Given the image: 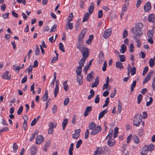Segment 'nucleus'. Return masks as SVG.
I'll use <instances>...</instances> for the list:
<instances>
[{
  "instance_id": "1",
  "label": "nucleus",
  "mask_w": 155,
  "mask_h": 155,
  "mask_svg": "<svg viewBox=\"0 0 155 155\" xmlns=\"http://www.w3.org/2000/svg\"><path fill=\"white\" fill-rule=\"evenodd\" d=\"M143 27V24L141 23H137L135 27L131 29L132 33L138 37H140L143 33L141 31Z\"/></svg>"
},
{
  "instance_id": "2",
  "label": "nucleus",
  "mask_w": 155,
  "mask_h": 155,
  "mask_svg": "<svg viewBox=\"0 0 155 155\" xmlns=\"http://www.w3.org/2000/svg\"><path fill=\"white\" fill-rule=\"evenodd\" d=\"M107 150L108 147H107L105 146L102 147H99L95 151L94 155H100L101 154H105L107 151Z\"/></svg>"
},
{
  "instance_id": "3",
  "label": "nucleus",
  "mask_w": 155,
  "mask_h": 155,
  "mask_svg": "<svg viewBox=\"0 0 155 155\" xmlns=\"http://www.w3.org/2000/svg\"><path fill=\"white\" fill-rule=\"evenodd\" d=\"M142 117L140 114H137L136 115L134 118L133 123L134 125L138 126L142 122Z\"/></svg>"
},
{
  "instance_id": "4",
  "label": "nucleus",
  "mask_w": 155,
  "mask_h": 155,
  "mask_svg": "<svg viewBox=\"0 0 155 155\" xmlns=\"http://www.w3.org/2000/svg\"><path fill=\"white\" fill-rule=\"evenodd\" d=\"M102 130V128L100 126L98 125L91 132V135H94L100 132Z\"/></svg>"
},
{
  "instance_id": "5",
  "label": "nucleus",
  "mask_w": 155,
  "mask_h": 155,
  "mask_svg": "<svg viewBox=\"0 0 155 155\" xmlns=\"http://www.w3.org/2000/svg\"><path fill=\"white\" fill-rule=\"evenodd\" d=\"M82 53V58H84L86 59L89 56L88 49L87 48L84 47L81 51Z\"/></svg>"
},
{
  "instance_id": "6",
  "label": "nucleus",
  "mask_w": 155,
  "mask_h": 155,
  "mask_svg": "<svg viewBox=\"0 0 155 155\" xmlns=\"http://www.w3.org/2000/svg\"><path fill=\"white\" fill-rule=\"evenodd\" d=\"M154 73V71H152L150 72H149L146 77L144 78L143 81V84H144L147 83L148 81L150 80V76L153 74Z\"/></svg>"
},
{
  "instance_id": "7",
  "label": "nucleus",
  "mask_w": 155,
  "mask_h": 155,
  "mask_svg": "<svg viewBox=\"0 0 155 155\" xmlns=\"http://www.w3.org/2000/svg\"><path fill=\"white\" fill-rule=\"evenodd\" d=\"M87 29L84 28L83 29L80 33L78 36V40L83 41V39L84 38V36L87 32Z\"/></svg>"
},
{
  "instance_id": "8",
  "label": "nucleus",
  "mask_w": 155,
  "mask_h": 155,
  "mask_svg": "<svg viewBox=\"0 0 155 155\" xmlns=\"http://www.w3.org/2000/svg\"><path fill=\"white\" fill-rule=\"evenodd\" d=\"M44 140V137L41 135L38 136L36 139V143L39 144L42 143Z\"/></svg>"
},
{
  "instance_id": "9",
  "label": "nucleus",
  "mask_w": 155,
  "mask_h": 155,
  "mask_svg": "<svg viewBox=\"0 0 155 155\" xmlns=\"http://www.w3.org/2000/svg\"><path fill=\"white\" fill-rule=\"evenodd\" d=\"M148 151L147 146L145 145L142 148L140 153L141 155H146L148 153Z\"/></svg>"
},
{
  "instance_id": "10",
  "label": "nucleus",
  "mask_w": 155,
  "mask_h": 155,
  "mask_svg": "<svg viewBox=\"0 0 155 155\" xmlns=\"http://www.w3.org/2000/svg\"><path fill=\"white\" fill-rule=\"evenodd\" d=\"M111 31L110 29L106 30L104 31L103 37L105 38H108L111 34Z\"/></svg>"
},
{
  "instance_id": "11",
  "label": "nucleus",
  "mask_w": 155,
  "mask_h": 155,
  "mask_svg": "<svg viewBox=\"0 0 155 155\" xmlns=\"http://www.w3.org/2000/svg\"><path fill=\"white\" fill-rule=\"evenodd\" d=\"M151 8V4L150 2H147L144 6V11L146 12H148Z\"/></svg>"
},
{
  "instance_id": "12",
  "label": "nucleus",
  "mask_w": 155,
  "mask_h": 155,
  "mask_svg": "<svg viewBox=\"0 0 155 155\" xmlns=\"http://www.w3.org/2000/svg\"><path fill=\"white\" fill-rule=\"evenodd\" d=\"M92 110V106H88L86 107L84 114V117H86L88 114H89L90 112Z\"/></svg>"
},
{
  "instance_id": "13",
  "label": "nucleus",
  "mask_w": 155,
  "mask_h": 155,
  "mask_svg": "<svg viewBox=\"0 0 155 155\" xmlns=\"http://www.w3.org/2000/svg\"><path fill=\"white\" fill-rule=\"evenodd\" d=\"M10 74H9V72L7 71L2 75V78L5 79L10 80Z\"/></svg>"
},
{
  "instance_id": "14",
  "label": "nucleus",
  "mask_w": 155,
  "mask_h": 155,
  "mask_svg": "<svg viewBox=\"0 0 155 155\" xmlns=\"http://www.w3.org/2000/svg\"><path fill=\"white\" fill-rule=\"evenodd\" d=\"M36 146L35 145L31 147L30 149V154L31 155H35L36 153Z\"/></svg>"
},
{
  "instance_id": "15",
  "label": "nucleus",
  "mask_w": 155,
  "mask_h": 155,
  "mask_svg": "<svg viewBox=\"0 0 155 155\" xmlns=\"http://www.w3.org/2000/svg\"><path fill=\"white\" fill-rule=\"evenodd\" d=\"M83 41H82L78 40L77 44V48L80 50H81V49H82L83 48H84L83 47Z\"/></svg>"
},
{
  "instance_id": "16",
  "label": "nucleus",
  "mask_w": 155,
  "mask_h": 155,
  "mask_svg": "<svg viewBox=\"0 0 155 155\" xmlns=\"http://www.w3.org/2000/svg\"><path fill=\"white\" fill-rule=\"evenodd\" d=\"M58 80L56 81V84L55 85V88L54 91V96L56 97L59 91V85L58 84Z\"/></svg>"
},
{
  "instance_id": "17",
  "label": "nucleus",
  "mask_w": 155,
  "mask_h": 155,
  "mask_svg": "<svg viewBox=\"0 0 155 155\" xmlns=\"http://www.w3.org/2000/svg\"><path fill=\"white\" fill-rule=\"evenodd\" d=\"M99 77L97 76L96 77L95 79V81L91 85V87L92 88H94V87H96L97 86L98 84H99Z\"/></svg>"
},
{
  "instance_id": "18",
  "label": "nucleus",
  "mask_w": 155,
  "mask_h": 155,
  "mask_svg": "<svg viewBox=\"0 0 155 155\" xmlns=\"http://www.w3.org/2000/svg\"><path fill=\"white\" fill-rule=\"evenodd\" d=\"M51 141L50 140H48L45 143V144L44 146L43 147V150L45 151H47V148H48L50 144Z\"/></svg>"
},
{
  "instance_id": "19",
  "label": "nucleus",
  "mask_w": 155,
  "mask_h": 155,
  "mask_svg": "<svg viewBox=\"0 0 155 155\" xmlns=\"http://www.w3.org/2000/svg\"><path fill=\"white\" fill-rule=\"evenodd\" d=\"M108 110L107 109H106L100 112L99 115L98 119L100 120L101 118L103 117L108 112Z\"/></svg>"
},
{
  "instance_id": "20",
  "label": "nucleus",
  "mask_w": 155,
  "mask_h": 155,
  "mask_svg": "<svg viewBox=\"0 0 155 155\" xmlns=\"http://www.w3.org/2000/svg\"><path fill=\"white\" fill-rule=\"evenodd\" d=\"M94 9V4L93 2H92L91 3V5L88 8V10L90 15H91L92 14Z\"/></svg>"
},
{
  "instance_id": "21",
  "label": "nucleus",
  "mask_w": 155,
  "mask_h": 155,
  "mask_svg": "<svg viewBox=\"0 0 155 155\" xmlns=\"http://www.w3.org/2000/svg\"><path fill=\"white\" fill-rule=\"evenodd\" d=\"M77 80L79 85L83 83L82 76L81 75H77Z\"/></svg>"
},
{
  "instance_id": "22",
  "label": "nucleus",
  "mask_w": 155,
  "mask_h": 155,
  "mask_svg": "<svg viewBox=\"0 0 155 155\" xmlns=\"http://www.w3.org/2000/svg\"><path fill=\"white\" fill-rule=\"evenodd\" d=\"M48 91L47 90H46L45 91V92L43 96L41 98V99L44 101H46L48 98Z\"/></svg>"
},
{
  "instance_id": "23",
  "label": "nucleus",
  "mask_w": 155,
  "mask_h": 155,
  "mask_svg": "<svg viewBox=\"0 0 155 155\" xmlns=\"http://www.w3.org/2000/svg\"><path fill=\"white\" fill-rule=\"evenodd\" d=\"M109 78L108 76L107 77L106 83L104 84L102 88L103 90L106 89L108 87L109 84Z\"/></svg>"
},
{
  "instance_id": "24",
  "label": "nucleus",
  "mask_w": 155,
  "mask_h": 155,
  "mask_svg": "<svg viewBox=\"0 0 155 155\" xmlns=\"http://www.w3.org/2000/svg\"><path fill=\"white\" fill-rule=\"evenodd\" d=\"M115 66L116 67L120 69H123L124 68L122 63L119 61H117L116 62Z\"/></svg>"
},
{
  "instance_id": "25",
  "label": "nucleus",
  "mask_w": 155,
  "mask_h": 155,
  "mask_svg": "<svg viewBox=\"0 0 155 155\" xmlns=\"http://www.w3.org/2000/svg\"><path fill=\"white\" fill-rule=\"evenodd\" d=\"M115 140L114 139L109 140L107 141L108 145L110 147L113 146L114 144Z\"/></svg>"
},
{
  "instance_id": "26",
  "label": "nucleus",
  "mask_w": 155,
  "mask_h": 155,
  "mask_svg": "<svg viewBox=\"0 0 155 155\" xmlns=\"http://www.w3.org/2000/svg\"><path fill=\"white\" fill-rule=\"evenodd\" d=\"M84 58H82L79 62V67H82L84 66V64L86 60Z\"/></svg>"
},
{
  "instance_id": "27",
  "label": "nucleus",
  "mask_w": 155,
  "mask_h": 155,
  "mask_svg": "<svg viewBox=\"0 0 155 155\" xmlns=\"http://www.w3.org/2000/svg\"><path fill=\"white\" fill-rule=\"evenodd\" d=\"M154 33L153 29L148 30L147 31V36L148 38H152L153 36V34Z\"/></svg>"
},
{
  "instance_id": "28",
  "label": "nucleus",
  "mask_w": 155,
  "mask_h": 155,
  "mask_svg": "<svg viewBox=\"0 0 155 155\" xmlns=\"http://www.w3.org/2000/svg\"><path fill=\"white\" fill-rule=\"evenodd\" d=\"M121 49H120V52L121 53H124L127 50V47L126 46L123 44L121 46Z\"/></svg>"
},
{
  "instance_id": "29",
  "label": "nucleus",
  "mask_w": 155,
  "mask_h": 155,
  "mask_svg": "<svg viewBox=\"0 0 155 155\" xmlns=\"http://www.w3.org/2000/svg\"><path fill=\"white\" fill-rule=\"evenodd\" d=\"M73 26L72 23H68L66 25L65 29L67 31L68 30V29L71 30L73 28Z\"/></svg>"
},
{
  "instance_id": "30",
  "label": "nucleus",
  "mask_w": 155,
  "mask_h": 155,
  "mask_svg": "<svg viewBox=\"0 0 155 155\" xmlns=\"http://www.w3.org/2000/svg\"><path fill=\"white\" fill-rule=\"evenodd\" d=\"M82 70V67L78 66L76 69V72L77 75H81Z\"/></svg>"
},
{
  "instance_id": "31",
  "label": "nucleus",
  "mask_w": 155,
  "mask_h": 155,
  "mask_svg": "<svg viewBox=\"0 0 155 155\" xmlns=\"http://www.w3.org/2000/svg\"><path fill=\"white\" fill-rule=\"evenodd\" d=\"M94 36L93 35H91L89 36V39L87 41L86 43L87 45H90L91 42L92 41L93 39Z\"/></svg>"
},
{
  "instance_id": "32",
  "label": "nucleus",
  "mask_w": 155,
  "mask_h": 155,
  "mask_svg": "<svg viewBox=\"0 0 155 155\" xmlns=\"http://www.w3.org/2000/svg\"><path fill=\"white\" fill-rule=\"evenodd\" d=\"M68 120L67 119H65L63 120L62 123V126L63 130H64L66 126L68 124Z\"/></svg>"
},
{
  "instance_id": "33",
  "label": "nucleus",
  "mask_w": 155,
  "mask_h": 155,
  "mask_svg": "<svg viewBox=\"0 0 155 155\" xmlns=\"http://www.w3.org/2000/svg\"><path fill=\"white\" fill-rule=\"evenodd\" d=\"M96 127V124L93 122H91L89 125V128L92 130Z\"/></svg>"
},
{
  "instance_id": "34",
  "label": "nucleus",
  "mask_w": 155,
  "mask_h": 155,
  "mask_svg": "<svg viewBox=\"0 0 155 155\" xmlns=\"http://www.w3.org/2000/svg\"><path fill=\"white\" fill-rule=\"evenodd\" d=\"M118 127H115L114 130L113 137L114 138L117 137L118 136Z\"/></svg>"
},
{
  "instance_id": "35",
  "label": "nucleus",
  "mask_w": 155,
  "mask_h": 155,
  "mask_svg": "<svg viewBox=\"0 0 155 155\" xmlns=\"http://www.w3.org/2000/svg\"><path fill=\"white\" fill-rule=\"evenodd\" d=\"M149 66L151 68L153 67L154 65V60L152 58L150 59L149 61Z\"/></svg>"
},
{
  "instance_id": "36",
  "label": "nucleus",
  "mask_w": 155,
  "mask_h": 155,
  "mask_svg": "<svg viewBox=\"0 0 155 155\" xmlns=\"http://www.w3.org/2000/svg\"><path fill=\"white\" fill-rule=\"evenodd\" d=\"M67 81H65L64 82L63 84L64 90L66 91H67L69 88L68 85L67 84Z\"/></svg>"
},
{
  "instance_id": "37",
  "label": "nucleus",
  "mask_w": 155,
  "mask_h": 155,
  "mask_svg": "<svg viewBox=\"0 0 155 155\" xmlns=\"http://www.w3.org/2000/svg\"><path fill=\"white\" fill-rule=\"evenodd\" d=\"M90 14L87 12L84 15V18L83 20V22H84L88 20V19L89 17Z\"/></svg>"
},
{
  "instance_id": "38",
  "label": "nucleus",
  "mask_w": 155,
  "mask_h": 155,
  "mask_svg": "<svg viewBox=\"0 0 155 155\" xmlns=\"http://www.w3.org/2000/svg\"><path fill=\"white\" fill-rule=\"evenodd\" d=\"M134 38L137 43V47L138 48H140L141 46V42L139 39H137L136 36H135Z\"/></svg>"
},
{
  "instance_id": "39",
  "label": "nucleus",
  "mask_w": 155,
  "mask_h": 155,
  "mask_svg": "<svg viewBox=\"0 0 155 155\" xmlns=\"http://www.w3.org/2000/svg\"><path fill=\"white\" fill-rule=\"evenodd\" d=\"M57 125L56 123L55 122L54 123L52 122H50L49 124V127L50 128H55L56 127Z\"/></svg>"
},
{
  "instance_id": "40",
  "label": "nucleus",
  "mask_w": 155,
  "mask_h": 155,
  "mask_svg": "<svg viewBox=\"0 0 155 155\" xmlns=\"http://www.w3.org/2000/svg\"><path fill=\"white\" fill-rule=\"evenodd\" d=\"M13 148L14 152L15 153L17 152L18 150V146L15 143H13Z\"/></svg>"
},
{
  "instance_id": "41",
  "label": "nucleus",
  "mask_w": 155,
  "mask_h": 155,
  "mask_svg": "<svg viewBox=\"0 0 155 155\" xmlns=\"http://www.w3.org/2000/svg\"><path fill=\"white\" fill-rule=\"evenodd\" d=\"M143 98V96L141 94H140L138 95L137 97V103L139 104L142 100Z\"/></svg>"
},
{
  "instance_id": "42",
  "label": "nucleus",
  "mask_w": 155,
  "mask_h": 155,
  "mask_svg": "<svg viewBox=\"0 0 155 155\" xmlns=\"http://www.w3.org/2000/svg\"><path fill=\"white\" fill-rule=\"evenodd\" d=\"M40 53V51L39 48L38 46V45L36 46V50L35 51V54L36 55H38Z\"/></svg>"
},
{
  "instance_id": "43",
  "label": "nucleus",
  "mask_w": 155,
  "mask_h": 155,
  "mask_svg": "<svg viewBox=\"0 0 155 155\" xmlns=\"http://www.w3.org/2000/svg\"><path fill=\"white\" fill-rule=\"evenodd\" d=\"M59 48L60 50L63 52H65L64 49L63 45L61 42L59 43Z\"/></svg>"
},
{
  "instance_id": "44",
  "label": "nucleus",
  "mask_w": 155,
  "mask_h": 155,
  "mask_svg": "<svg viewBox=\"0 0 155 155\" xmlns=\"http://www.w3.org/2000/svg\"><path fill=\"white\" fill-rule=\"evenodd\" d=\"M136 84V81H134L132 83L131 86V91L132 92L134 91V88L135 87Z\"/></svg>"
},
{
  "instance_id": "45",
  "label": "nucleus",
  "mask_w": 155,
  "mask_h": 155,
  "mask_svg": "<svg viewBox=\"0 0 155 155\" xmlns=\"http://www.w3.org/2000/svg\"><path fill=\"white\" fill-rule=\"evenodd\" d=\"M119 57L120 58V61L121 62H124L125 61L126 58L124 55H119Z\"/></svg>"
},
{
  "instance_id": "46",
  "label": "nucleus",
  "mask_w": 155,
  "mask_h": 155,
  "mask_svg": "<svg viewBox=\"0 0 155 155\" xmlns=\"http://www.w3.org/2000/svg\"><path fill=\"white\" fill-rule=\"evenodd\" d=\"M133 139L134 142L136 143H139V140L138 137L137 136H134Z\"/></svg>"
},
{
  "instance_id": "47",
  "label": "nucleus",
  "mask_w": 155,
  "mask_h": 155,
  "mask_svg": "<svg viewBox=\"0 0 155 155\" xmlns=\"http://www.w3.org/2000/svg\"><path fill=\"white\" fill-rule=\"evenodd\" d=\"M131 75H133L136 73V68L135 67H133L131 68L130 70Z\"/></svg>"
},
{
  "instance_id": "48",
  "label": "nucleus",
  "mask_w": 155,
  "mask_h": 155,
  "mask_svg": "<svg viewBox=\"0 0 155 155\" xmlns=\"http://www.w3.org/2000/svg\"><path fill=\"white\" fill-rule=\"evenodd\" d=\"M128 34V31H127V29H125L123 33V38H124L126 37L127 36Z\"/></svg>"
},
{
  "instance_id": "49",
  "label": "nucleus",
  "mask_w": 155,
  "mask_h": 155,
  "mask_svg": "<svg viewBox=\"0 0 155 155\" xmlns=\"http://www.w3.org/2000/svg\"><path fill=\"white\" fill-rule=\"evenodd\" d=\"M82 143V140H80L77 142L76 145L77 148H78L80 147Z\"/></svg>"
},
{
  "instance_id": "50",
  "label": "nucleus",
  "mask_w": 155,
  "mask_h": 155,
  "mask_svg": "<svg viewBox=\"0 0 155 155\" xmlns=\"http://www.w3.org/2000/svg\"><path fill=\"white\" fill-rule=\"evenodd\" d=\"M23 107L22 106H20V107L19 108V109H18V111H17V114L18 115H19L21 114V113L22 112V111H23Z\"/></svg>"
},
{
  "instance_id": "51",
  "label": "nucleus",
  "mask_w": 155,
  "mask_h": 155,
  "mask_svg": "<svg viewBox=\"0 0 155 155\" xmlns=\"http://www.w3.org/2000/svg\"><path fill=\"white\" fill-rule=\"evenodd\" d=\"M118 110L117 112L119 113H120L121 112V110L122 109V104L121 103H119V104H118Z\"/></svg>"
},
{
  "instance_id": "52",
  "label": "nucleus",
  "mask_w": 155,
  "mask_h": 155,
  "mask_svg": "<svg viewBox=\"0 0 155 155\" xmlns=\"http://www.w3.org/2000/svg\"><path fill=\"white\" fill-rule=\"evenodd\" d=\"M81 24V21L79 20H78L76 22L75 27L76 29H77L79 27Z\"/></svg>"
},
{
  "instance_id": "53",
  "label": "nucleus",
  "mask_w": 155,
  "mask_h": 155,
  "mask_svg": "<svg viewBox=\"0 0 155 155\" xmlns=\"http://www.w3.org/2000/svg\"><path fill=\"white\" fill-rule=\"evenodd\" d=\"M116 93V89L114 88V90H113V92L111 93L110 95V97L111 98H114V97L115 96V94Z\"/></svg>"
},
{
  "instance_id": "54",
  "label": "nucleus",
  "mask_w": 155,
  "mask_h": 155,
  "mask_svg": "<svg viewBox=\"0 0 155 155\" xmlns=\"http://www.w3.org/2000/svg\"><path fill=\"white\" fill-rule=\"evenodd\" d=\"M153 101V99L152 97H150V101L148 102H147L146 103V106H149L152 103Z\"/></svg>"
},
{
  "instance_id": "55",
  "label": "nucleus",
  "mask_w": 155,
  "mask_h": 155,
  "mask_svg": "<svg viewBox=\"0 0 155 155\" xmlns=\"http://www.w3.org/2000/svg\"><path fill=\"white\" fill-rule=\"evenodd\" d=\"M152 87L153 90L155 91V77L153 79V82L152 85Z\"/></svg>"
},
{
  "instance_id": "56",
  "label": "nucleus",
  "mask_w": 155,
  "mask_h": 155,
  "mask_svg": "<svg viewBox=\"0 0 155 155\" xmlns=\"http://www.w3.org/2000/svg\"><path fill=\"white\" fill-rule=\"evenodd\" d=\"M148 148V150L150 151L153 150L154 148V146L153 144L150 145L148 146H147Z\"/></svg>"
},
{
  "instance_id": "57",
  "label": "nucleus",
  "mask_w": 155,
  "mask_h": 155,
  "mask_svg": "<svg viewBox=\"0 0 155 155\" xmlns=\"http://www.w3.org/2000/svg\"><path fill=\"white\" fill-rule=\"evenodd\" d=\"M92 77L91 73L89 74L87 76L86 79L87 81H91V78Z\"/></svg>"
},
{
  "instance_id": "58",
  "label": "nucleus",
  "mask_w": 155,
  "mask_h": 155,
  "mask_svg": "<svg viewBox=\"0 0 155 155\" xmlns=\"http://www.w3.org/2000/svg\"><path fill=\"white\" fill-rule=\"evenodd\" d=\"M99 58L101 60H103L104 58V54L102 51H101L99 54Z\"/></svg>"
},
{
  "instance_id": "59",
  "label": "nucleus",
  "mask_w": 155,
  "mask_h": 155,
  "mask_svg": "<svg viewBox=\"0 0 155 155\" xmlns=\"http://www.w3.org/2000/svg\"><path fill=\"white\" fill-rule=\"evenodd\" d=\"M103 16V12L102 10H99L98 12V17L99 18H101Z\"/></svg>"
},
{
  "instance_id": "60",
  "label": "nucleus",
  "mask_w": 155,
  "mask_h": 155,
  "mask_svg": "<svg viewBox=\"0 0 155 155\" xmlns=\"http://www.w3.org/2000/svg\"><path fill=\"white\" fill-rule=\"evenodd\" d=\"M89 134V130L88 129H87L86 130L84 134V137L85 139H87L88 138Z\"/></svg>"
},
{
  "instance_id": "61",
  "label": "nucleus",
  "mask_w": 155,
  "mask_h": 155,
  "mask_svg": "<svg viewBox=\"0 0 155 155\" xmlns=\"http://www.w3.org/2000/svg\"><path fill=\"white\" fill-rule=\"evenodd\" d=\"M107 67V63L106 61H105L104 64L102 68V71H105L106 69V67Z\"/></svg>"
},
{
  "instance_id": "62",
  "label": "nucleus",
  "mask_w": 155,
  "mask_h": 155,
  "mask_svg": "<svg viewBox=\"0 0 155 155\" xmlns=\"http://www.w3.org/2000/svg\"><path fill=\"white\" fill-rule=\"evenodd\" d=\"M100 101V97H99V95H97L96 96L95 100L94 102L95 103L97 104Z\"/></svg>"
},
{
  "instance_id": "63",
  "label": "nucleus",
  "mask_w": 155,
  "mask_h": 155,
  "mask_svg": "<svg viewBox=\"0 0 155 155\" xmlns=\"http://www.w3.org/2000/svg\"><path fill=\"white\" fill-rule=\"evenodd\" d=\"M69 98L67 97L64 100V104L65 105H67L68 104L69 102Z\"/></svg>"
},
{
  "instance_id": "64",
  "label": "nucleus",
  "mask_w": 155,
  "mask_h": 155,
  "mask_svg": "<svg viewBox=\"0 0 155 155\" xmlns=\"http://www.w3.org/2000/svg\"><path fill=\"white\" fill-rule=\"evenodd\" d=\"M57 27V26L56 25H53L51 27L50 32H51L54 31L56 30Z\"/></svg>"
}]
</instances>
